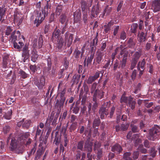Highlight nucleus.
I'll list each match as a JSON object with an SVG mask.
<instances>
[{
    "instance_id": "1",
    "label": "nucleus",
    "mask_w": 160,
    "mask_h": 160,
    "mask_svg": "<svg viewBox=\"0 0 160 160\" xmlns=\"http://www.w3.org/2000/svg\"><path fill=\"white\" fill-rule=\"evenodd\" d=\"M17 138V140L14 138H11L12 134H10L8 138L7 143L8 144L10 141L9 148L11 151H15L17 153H22L23 152V145L26 146L29 145L31 142L32 140L28 138L30 134L28 132L21 133Z\"/></svg>"
},
{
    "instance_id": "2",
    "label": "nucleus",
    "mask_w": 160,
    "mask_h": 160,
    "mask_svg": "<svg viewBox=\"0 0 160 160\" xmlns=\"http://www.w3.org/2000/svg\"><path fill=\"white\" fill-rule=\"evenodd\" d=\"M22 37L23 39L24 38L23 36H21V33L19 31H16L14 30L11 33L10 36V40L12 42L13 47L14 48L19 49L22 48V47L24 46V43L22 42L19 41L18 42L19 45L16 42L21 39V37Z\"/></svg>"
},
{
    "instance_id": "3",
    "label": "nucleus",
    "mask_w": 160,
    "mask_h": 160,
    "mask_svg": "<svg viewBox=\"0 0 160 160\" xmlns=\"http://www.w3.org/2000/svg\"><path fill=\"white\" fill-rule=\"evenodd\" d=\"M62 84V82H60L58 86V89H60V92L58 93V96H60V99H57L55 105L56 108H60L61 109V108H63L64 104L65 102L66 99V96L65 93L66 92V89L65 88H60V85Z\"/></svg>"
},
{
    "instance_id": "4",
    "label": "nucleus",
    "mask_w": 160,
    "mask_h": 160,
    "mask_svg": "<svg viewBox=\"0 0 160 160\" xmlns=\"http://www.w3.org/2000/svg\"><path fill=\"white\" fill-rule=\"evenodd\" d=\"M128 57V54L125 53L123 56L122 59L119 62L116 59L113 64V70L115 71L118 68L120 69H124L126 66Z\"/></svg>"
},
{
    "instance_id": "5",
    "label": "nucleus",
    "mask_w": 160,
    "mask_h": 160,
    "mask_svg": "<svg viewBox=\"0 0 160 160\" xmlns=\"http://www.w3.org/2000/svg\"><path fill=\"white\" fill-rule=\"evenodd\" d=\"M98 100H94L92 99V103H89L88 105V111L86 112V117H88L89 116L90 119H91V118L92 117L93 114H92V111H93L92 113L94 114L98 106Z\"/></svg>"
},
{
    "instance_id": "6",
    "label": "nucleus",
    "mask_w": 160,
    "mask_h": 160,
    "mask_svg": "<svg viewBox=\"0 0 160 160\" xmlns=\"http://www.w3.org/2000/svg\"><path fill=\"white\" fill-rule=\"evenodd\" d=\"M111 104L110 101L104 102L100 108L98 112L101 119L104 118L105 116L108 114V109Z\"/></svg>"
},
{
    "instance_id": "7",
    "label": "nucleus",
    "mask_w": 160,
    "mask_h": 160,
    "mask_svg": "<svg viewBox=\"0 0 160 160\" xmlns=\"http://www.w3.org/2000/svg\"><path fill=\"white\" fill-rule=\"evenodd\" d=\"M160 131L159 127L157 125H155L149 130V134L147 138L150 140L154 141L157 138Z\"/></svg>"
},
{
    "instance_id": "8",
    "label": "nucleus",
    "mask_w": 160,
    "mask_h": 160,
    "mask_svg": "<svg viewBox=\"0 0 160 160\" xmlns=\"http://www.w3.org/2000/svg\"><path fill=\"white\" fill-rule=\"evenodd\" d=\"M45 11H42L41 12H38L37 14V16L34 20V24H36V26L38 27L40 23L44 20L46 17L48 16Z\"/></svg>"
},
{
    "instance_id": "9",
    "label": "nucleus",
    "mask_w": 160,
    "mask_h": 160,
    "mask_svg": "<svg viewBox=\"0 0 160 160\" xmlns=\"http://www.w3.org/2000/svg\"><path fill=\"white\" fill-rule=\"evenodd\" d=\"M85 46L81 48V51L78 49H75L73 53V55L75 59L78 61L81 60L85 51Z\"/></svg>"
},
{
    "instance_id": "10",
    "label": "nucleus",
    "mask_w": 160,
    "mask_h": 160,
    "mask_svg": "<svg viewBox=\"0 0 160 160\" xmlns=\"http://www.w3.org/2000/svg\"><path fill=\"white\" fill-rule=\"evenodd\" d=\"M45 79L42 76L40 78L37 77L34 78V83L39 89H41L45 84Z\"/></svg>"
},
{
    "instance_id": "11",
    "label": "nucleus",
    "mask_w": 160,
    "mask_h": 160,
    "mask_svg": "<svg viewBox=\"0 0 160 160\" xmlns=\"http://www.w3.org/2000/svg\"><path fill=\"white\" fill-rule=\"evenodd\" d=\"M29 50L27 44H25L22 49V56L23 58V61L25 62L30 57Z\"/></svg>"
},
{
    "instance_id": "12",
    "label": "nucleus",
    "mask_w": 160,
    "mask_h": 160,
    "mask_svg": "<svg viewBox=\"0 0 160 160\" xmlns=\"http://www.w3.org/2000/svg\"><path fill=\"white\" fill-rule=\"evenodd\" d=\"M59 113H56L55 114L52 113L49 117H48L46 121V122H48L50 123L51 122L52 125H54L56 122L59 116Z\"/></svg>"
},
{
    "instance_id": "13",
    "label": "nucleus",
    "mask_w": 160,
    "mask_h": 160,
    "mask_svg": "<svg viewBox=\"0 0 160 160\" xmlns=\"http://www.w3.org/2000/svg\"><path fill=\"white\" fill-rule=\"evenodd\" d=\"M104 55V54L103 52L98 51L96 54L94 61L96 62L97 64H100L103 61V57Z\"/></svg>"
},
{
    "instance_id": "14",
    "label": "nucleus",
    "mask_w": 160,
    "mask_h": 160,
    "mask_svg": "<svg viewBox=\"0 0 160 160\" xmlns=\"http://www.w3.org/2000/svg\"><path fill=\"white\" fill-rule=\"evenodd\" d=\"M10 61L9 55L4 53L2 56V66L3 68H6L8 63Z\"/></svg>"
},
{
    "instance_id": "15",
    "label": "nucleus",
    "mask_w": 160,
    "mask_h": 160,
    "mask_svg": "<svg viewBox=\"0 0 160 160\" xmlns=\"http://www.w3.org/2000/svg\"><path fill=\"white\" fill-rule=\"evenodd\" d=\"M92 144L90 142V139H88L85 141L84 147V151L88 152H92Z\"/></svg>"
},
{
    "instance_id": "16",
    "label": "nucleus",
    "mask_w": 160,
    "mask_h": 160,
    "mask_svg": "<svg viewBox=\"0 0 160 160\" xmlns=\"http://www.w3.org/2000/svg\"><path fill=\"white\" fill-rule=\"evenodd\" d=\"M152 7L154 12L160 10V0H154L152 3Z\"/></svg>"
},
{
    "instance_id": "17",
    "label": "nucleus",
    "mask_w": 160,
    "mask_h": 160,
    "mask_svg": "<svg viewBox=\"0 0 160 160\" xmlns=\"http://www.w3.org/2000/svg\"><path fill=\"white\" fill-rule=\"evenodd\" d=\"M47 60L48 67H45L42 69V71L45 73L48 72L51 69L52 63L51 58L49 56L48 57Z\"/></svg>"
},
{
    "instance_id": "18",
    "label": "nucleus",
    "mask_w": 160,
    "mask_h": 160,
    "mask_svg": "<svg viewBox=\"0 0 160 160\" xmlns=\"http://www.w3.org/2000/svg\"><path fill=\"white\" fill-rule=\"evenodd\" d=\"M138 37L139 38L138 41L140 42H144L147 40V32L146 33L143 32H138Z\"/></svg>"
},
{
    "instance_id": "19",
    "label": "nucleus",
    "mask_w": 160,
    "mask_h": 160,
    "mask_svg": "<svg viewBox=\"0 0 160 160\" xmlns=\"http://www.w3.org/2000/svg\"><path fill=\"white\" fill-rule=\"evenodd\" d=\"M87 94L85 93V92H83V90H81L79 95V99L80 100L81 99H82L81 104L82 105H84L86 102L87 97Z\"/></svg>"
},
{
    "instance_id": "20",
    "label": "nucleus",
    "mask_w": 160,
    "mask_h": 160,
    "mask_svg": "<svg viewBox=\"0 0 160 160\" xmlns=\"http://www.w3.org/2000/svg\"><path fill=\"white\" fill-rule=\"evenodd\" d=\"M94 53H93L91 54L90 55V56L87 59H86V58H85L83 62V66L84 67L86 66L88 67L89 64H91L94 58Z\"/></svg>"
},
{
    "instance_id": "21",
    "label": "nucleus",
    "mask_w": 160,
    "mask_h": 160,
    "mask_svg": "<svg viewBox=\"0 0 160 160\" xmlns=\"http://www.w3.org/2000/svg\"><path fill=\"white\" fill-rule=\"evenodd\" d=\"M59 21L62 24L68 25V18L67 17L66 14H62L60 16Z\"/></svg>"
},
{
    "instance_id": "22",
    "label": "nucleus",
    "mask_w": 160,
    "mask_h": 160,
    "mask_svg": "<svg viewBox=\"0 0 160 160\" xmlns=\"http://www.w3.org/2000/svg\"><path fill=\"white\" fill-rule=\"evenodd\" d=\"M146 64V61L145 58H143L141 61H139L137 66V69L138 70H140L141 69L143 70H144Z\"/></svg>"
},
{
    "instance_id": "23",
    "label": "nucleus",
    "mask_w": 160,
    "mask_h": 160,
    "mask_svg": "<svg viewBox=\"0 0 160 160\" xmlns=\"http://www.w3.org/2000/svg\"><path fill=\"white\" fill-rule=\"evenodd\" d=\"M133 98L131 96L129 97V102H128V106L130 107L133 110L135 108L136 102L135 101L133 100Z\"/></svg>"
},
{
    "instance_id": "24",
    "label": "nucleus",
    "mask_w": 160,
    "mask_h": 160,
    "mask_svg": "<svg viewBox=\"0 0 160 160\" xmlns=\"http://www.w3.org/2000/svg\"><path fill=\"white\" fill-rule=\"evenodd\" d=\"M61 139V135H59L58 131L56 132H55V136L54 142L57 146H58V144L60 142Z\"/></svg>"
},
{
    "instance_id": "25",
    "label": "nucleus",
    "mask_w": 160,
    "mask_h": 160,
    "mask_svg": "<svg viewBox=\"0 0 160 160\" xmlns=\"http://www.w3.org/2000/svg\"><path fill=\"white\" fill-rule=\"evenodd\" d=\"M112 10V8L111 7H109L108 5H107L105 9L104 10L101 17L104 18V16L109 15L111 12Z\"/></svg>"
},
{
    "instance_id": "26",
    "label": "nucleus",
    "mask_w": 160,
    "mask_h": 160,
    "mask_svg": "<svg viewBox=\"0 0 160 160\" xmlns=\"http://www.w3.org/2000/svg\"><path fill=\"white\" fill-rule=\"evenodd\" d=\"M122 150V147L118 144H116L112 148V151L113 152L120 153Z\"/></svg>"
},
{
    "instance_id": "27",
    "label": "nucleus",
    "mask_w": 160,
    "mask_h": 160,
    "mask_svg": "<svg viewBox=\"0 0 160 160\" xmlns=\"http://www.w3.org/2000/svg\"><path fill=\"white\" fill-rule=\"evenodd\" d=\"M136 39L133 37L130 38L128 42V45L129 48L133 47L136 44Z\"/></svg>"
},
{
    "instance_id": "28",
    "label": "nucleus",
    "mask_w": 160,
    "mask_h": 160,
    "mask_svg": "<svg viewBox=\"0 0 160 160\" xmlns=\"http://www.w3.org/2000/svg\"><path fill=\"white\" fill-rule=\"evenodd\" d=\"M12 110L11 109H9L5 113L2 118L7 120H10L12 118Z\"/></svg>"
},
{
    "instance_id": "29",
    "label": "nucleus",
    "mask_w": 160,
    "mask_h": 160,
    "mask_svg": "<svg viewBox=\"0 0 160 160\" xmlns=\"http://www.w3.org/2000/svg\"><path fill=\"white\" fill-rule=\"evenodd\" d=\"M141 55V54L140 52L138 51L136 52L132 56V60L138 62Z\"/></svg>"
},
{
    "instance_id": "30",
    "label": "nucleus",
    "mask_w": 160,
    "mask_h": 160,
    "mask_svg": "<svg viewBox=\"0 0 160 160\" xmlns=\"http://www.w3.org/2000/svg\"><path fill=\"white\" fill-rule=\"evenodd\" d=\"M60 30L59 29H57V28L54 30L52 35V38H59L61 34Z\"/></svg>"
},
{
    "instance_id": "31",
    "label": "nucleus",
    "mask_w": 160,
    "mask_h": 160,
    "mask_svg": "<svg viewBox=\"0 0 160 160\" xmlns=\"http://www.w3.org/2000/svg\"><path fill=\"white\" fill-rule=\"evenodd\" d=\"M81 77L80 74H75L73 76L72 81L73 84H77L80 81Z\"/></svg>"
},
{
    "instance_id": "32",
    "label": "nucleus",
    "mask_w": 160,
    "mask_h": 160,
    "mask_svg": "<svg viewBox=\"0 0 160 160\" xmlns=\"http://www.w3.org/2000/svg\"><path fill=\"white\" fill-rule=\"evenodd\" d=\"M44 152L43 147H42L41 149H39L37 151L36 155L35 157V160H38L39 158Z\"/></svg>"
},
{
    "instance_id": "33",
    "label": "nucleus",
    "mask_w": 160,
    "mask_h": 160,
    "mask_svg": "<svg viewBox=\"0 0 160 160\" xmlns=\"http://www.w3.org/2000/svg\"><path fill=\"white\" fill-rule=\"evenodd\" d=\"M101 123L100 118H95L93 121L92 125V128H95L96 127H98Z\"/></svg>"
},
{
    "instance_id": "34",
    "label": "nucleus",
    "mask_w": 160,
    "mask_h": 160,
    "mask_svg": "<svg viewBox=\"0 0 160 160\" xmlns=\"http://www.w3.org/2000/svg\"><path fill=\"white\" fill-rule=\"evenodd\" d=\"M58 43L57 45V48H58L59 50H61L62 49V46H63L64 40L62 38H61L60 39H58Z\"/></svg>"
},
{
    "instance_id": "35",
    "label": "nucleus",
    "mask_w": 160,
    "mask_h": 160,
    "mask_svg": "<svg viewBox=\"0 0 160 160\" xmlns=\"http://www.w3.org/2000/svg\"><path fill=\"white\" fill-rule=\"evenodd\" d=\"M68 136L67 134H64V138L63 139V142H61L62 143L65 147L67 146L68 144L69 143V139L68 138Z\"/></svg>"
},
{
    "instance_id": "36",
    "label": "nucleus",
    "mask_w": 160,
    "mask_h": 160,
    "mask_svg": "<svg viewBox=\"0 0 160 160\" xmlns=\"http://www.w3.org/2000/svg\"><path fill=\"white\" fill-rule=\"evenodd\" d=\"M110 24V22L108 24L104 25V30L105 33H108V32L111 30V25Z\"/></svg>"
},
{
    "instance_id": "37",
    "label": "nucleus",
    "mask_w": 160,
    "mask_h": 160,
    "mask_svg": "<svg viewBox=\"0 0 160 160\" xmlns=\"http://www.w3.org/2000/svg\"><path fill=\"white\" fill-rule=\"evenodd\" d=\"M120 102L121 103H127L129 102V97H128L126 96L123 94L121 98Z\"/></svg>"
},
{
    "instance_id": "38",
    "label": "nucleus",
    "mask_w": 160,
    "mask_h": 160,
    "mask_svg": "<svg viewBox=\"0 0 160 160\" xmlns=\"http://www.w3.org/2000/svg\"><path fill=\"white\" fill-rule=\"evenodd\" d=\"M63 10V7L62 5H58L56 8L55 13L56 15L59 16Z\"/></svg>"
},
{
    "instance_id": "39",
    "label": "nucleus",
    "mask_w": 160,
    "mask_h": 160,
    "mask_svg": "<svg viewBox=\"0 0 160 160\" xmlns=\"http://www.w3.org/2000/svg\"><path fill=\"white\" fill-rule=\"evenodd\" d=\"M97 84L96 82H94L93 83L90 89L91 93H92L96 91H98V88L97 87Z\"/></svg>"
},
{
    "instance_id": "40",
    "label": "nucleus",
    "mask_w": 160,
    "mask_h": 160,
    "mask_svg": "<svg viewBox=\"0 0 160 160\" xmlns=\"http://www.w3.org/2000/svg\"><path fill=\"white\" fill-rule=\"evenodd\" d=\"M77 124L78 122H72V124L69 128L70 132H72L77 128Z\"/></svg>"
},
{
    "instance_id": "41",
    "label": "nucleus",
    "mask_w": 160,
    "mask_h": 160,
    "mask_svg": "<svg viewBox=\"0 0 160 160\" xmlns=\"http://www.w3.org/2000/svg\"><path fill=\"white\" fill-rule=\"evenodd\" d=\"M98 35L97 33V35L94 38L92 41L90 43V46H96L98 42Z\"/></svg>"
},
{
    "instance_id": "42",
    "label": "nucleus",
    "mask_w": 160,
    "mask_h": 160,
    "mask_svg": "<svg viewBox=\"0 0 160 160\" xmlns=\"http://www.w3.org/2000/svg\"><path fill=\"white\" fill-rule=\"evenodd\" d=\"M38 57V55L37 53V52H32V55L31 56V60L32 62H35L37 59Z\"/></svg>"
},
{
    "instance_id": "43",
    "label": "nucleus",
    "mask_w": 160,
    "mask_h": 160,
    "mask_svg": "<svg viewBox=\"0 0 160 160\" xmlns=\"http://www.w3.org/2000/svg\"><path fill=\"white\" fill-rule=\"evenodd\" d=\"M84 143V142L83 140H81L78 142L77 144V149L82 151Z\"/></svg>"
},
{
    "instance_id": "44",
    "label": "nucleus",
    "mask_w": 160,
    "mask_h": 160,
    "mask_svg": "<svg viewBox=\"0 0 160 160\" xmlns=\"http://www.w3.org/2000/svg\"><path fill=\"white\" fill-rule=\"evenodd\" d=\"M138 25L137 23H133L131 26L130 30L132 32L135 33L137 32V29L138 28Z\"/></svg>"
},
{
    "instance_id": "45",
    "label": "nucleus",
    "mask_w": 160,
    "mask_h": 160,
    "mask_svg": "<svg viewBox=\"0 0 160 160\" xmlns=\"http://www.w3.org/2000/svg\"><path fill=\"white\" fill-rule=\"evenodd\" d=\"M97 151L98 152H97V160H100L103 156L102 148L99 149Z\"/></svg>"
},
{
    "instance_id": "46",
    "label": "nucleus",
    "mask_w": 160,
    "mask_h": 160,
    "mask_svg": "<svg viewBox=\"0 0 160 160\" xmlns=\"http://www.w3.org/2000/svg\"><path fill=\"white\" fill-rule=\"evenodd\" d=\"M19 16L20 15L19 13L14 14L13 21L14 23L18 22H20L21 18Z\"/></svg>"
},
{
    "instance_id": "47",
    "label": "nucleus",
    "mask_w": 160,
    "mask_h": 160,
    "mask_svg": "<svg viewBox=\"0 0 160 160\" xmlns=\"http://www.w3.org/2000/svg\"><path fill=\"white\" fill-rule=\"evenodd\" d=\"M84 134L88 137H91L92 134L91 129L88 128L85 129Z\"/></svg>"
},
{
    "instance_id": "48",
    "label": "nucleus",
    "mask_w": 160,
    "mask_h": 160,
    "mask_svg": "<svg viewBox=\"0 0 160 160\" xmlns=\"http://www.w3.org/2000/svg\"><path fill=\"white\" fill-rule=\"evenodd\" d=\"M95 6H93L92 8V9L91 10V18H95V17L96 15H97V14L96 12L95 11Z\"/></svg>"
},
{
    "instance_id": "49",
    "label": "nucleus",
    "mask_w": 160,
    "mask_h": 160,
    "mask_svg": "<svg viewBox=\"0 0 160 160\" xmlns=\"http://www.w3.org/2000/svg\"><path fill=\"white\" fill-rule=\"evenodd\" d=\"M13 27L11 26H8L7 27L6 30L5 35L8 36L10 35L12 31Z\"/></svg>"
},
{
    "instance_id": "50",
    "label": "nucleus",
    "mask_w": 160,
    "mask_h": 160,
    "mask_svg": "<svg viewBox=\"0 0 160 160\" xmlns=\"http://www.w3.org/2000/svg\"><path fill=\"white\" fill-rule=\"evenodd\" d=\"M101 146V144L99 142H96L94 143L93 150L95 151H98V149H100V147Z\"/></svg>"
},
{
    "instance_id": "51",
    "label": "nucleus",
    "mask_w": 160,
    "mask_h": 160,
    "mask_svg": "<svg viewBox=\"0 0 160 160\" xmlns=\"http://www.w3.org/2000/svg\"><path fill=\"white\" fill-rule=\"evenodd\" d=\"M129 124L128 123H125L121 125L122 131H126L128 129Z\"/></svg>"
},
{
    "instance_id": "52",
    "label": "nucleus",
    "mask_w": 160,
    "mask_h": 160,
    "mask_svg": "<svg viewBox=\"0 0 160 160\" xmlns=\"http://www.w3.org/2000/svg\"><path fill=\"white\" fill-rule=\"evenodd\" d=\"M130 126L132 128L131 130L132 132L136 133L139 132V130L137 126L133 125L132 123H131Z\"/></svg>"
},
{
    "instance_id": "53",
    "label": "nucleus",
    "mask_w": 160,
    "mask_h": 160,
    "mask_svg": "<svg viewBox=\"0 0 160 160\" xmlns=\"http://www.w3.org/2000/svg\"><path fill=\"white\" fill-rule=\"evenodd\" d=\"M81 7L82 12H85V10L87 8V3L84 1H82L81 2Z\"/></svg>"
},
{
    "instance_id": "54",
    "label": "nucleus",
    "mask_w": 160,
    "mask_h": 160,
    "mask_svg": "<svg viewBox=\"0 0 160 160\" xmlns=\"http://www.w3.org/2000/svg\"><path fill=\"white\" fill-rule=\"evenodd\" d=\"M92 93H93L92 99L94 100H98L99 96L100 94V91L98 90V91H96Z\"/></svg>"
},
{
    "instance_id": "55",
    "label": "nucleus",
    "mask_w": 160,
    "mask_h": 160,
    "mask_svg": "<svg viewBox=\"0 0 160 160\" xmlns=\"http://www.w3.org/2000/svg\"><path fill=\"white\" fill-rule=\"evenodd\" d=\"M21 77L23 79H25L27 77L28 74L24 71L20 70L18 72Z\"/></svg>"
},
{
    "instance_id": "56",
    "label": "nucleus",
    "mask_w": 160,
    "mask_h": 160,
    "mask_svg": "<svg viewBox=\"0 0 160 160\" xmlns=\"http://www.w3.org/2000/svg\"><path fill=\"white\" fill-rule=\"evenodd\" d=\"M83 20L84 23L86 24L88 22V15L87 12H83Z\"/></svg>"
},
{
    "instance_id": "57",
    "label": "nucleus",
    "mask_w": 160,
    "mask_h": 160,
    "mask_svg": "<svg viewBox=\"0 0 160 160\" xmlns=\"http://www.w3.org/2000/svg\"><path fill=\"white\" fill-rule=\"evenodd\" d=\"M37 149V147L36 145H34L31 151L28 152L29 157L33 155L36 152Z\"/></svg>"
},
{
    "instance_id": "58",
    "label": "nucleus",
    "mask_w": 160,
    "mask_h": 160,
    "mask_svg": "<svg viewBox=\"0 0 160 160\" xmlns=\"http://www.w3.org/2000/svg\"><path fill=\"white\" fill-rule=\"evenodd\" d=\"M73 34H71L69 37L67 42V45L68 47H69L72 43L73 40Z\"/></svg>"
},
{
    "instance_id": "59",
    "label": "nucleus",
    "mask_w": 160,
    "mask_h": 160,
    "mask_svg": "<svg viewBox=\"0 0 160 160\" xmlns=\"http://www.w3.org/2000/svg\"><path fill=\"white\" fill-rule=\"evenodd\" d=\"M31 121L30 120H25L22 124V127L27 128H28L30 125Z\"/></svg>"
},
{
    "instance_id": "60",
    "label": "nucleus",
    "mask_w": 160,
    "mask_h": 160,
    "mask_svg": "<svg viewBox=\"0 0 160 160\" xmlns=\"http://www.w3.org/2000/svg\"><path fill=\"white\" fill-rule=\"evenodd\" d=\"M150 155L152 157H155L156 154L157 153V151L155 150V148L154 147H153L151 148L150 151Z\"/></svg>"
},
{
    "instance_id": "61",
    "label": "nucleus",
    "mask_w": 160,
    "mask_h": 160,
    "mask_svg": "<svg viewBox=\"0 0 160 160\" xmlns=\"http://www.w3.org/2000/svg\"><path fill=\"white\" fill-rule=\"evenodd\" d=\"M11 128L9 125H6L3 128V132L4 134H7L9 132Z\"/></svg>"
},
{
    "instance_id": "62",
    "label": "nucleus",
    "mask_w": 160,
    "mask_h": 160,
    "mask_svg": "<svg viewBox=\"0 0 160 160\" xmlns=\"http://www.w3.org/2000/svg\"><path fill=\"white\" fill-rule=\"evenodd\" d=\"M43 40L42 36L41 35L39 37L38 42L39 48H41L43 45Z\"/></svg>"
},
{
    "instance_id": "63",
    "label": "nucleus",
    "mask_w": 160,
    "mask_h": 160,
    "mask_svg": "<svg viewBox=\"0 0 160 160\" xmlns=\"http://www.w3.org/2000/svg\"><path fill=\"white\" fill-rule=\"evenodd\" d=\"M96 80L93 76H91L88 78L87 80V83L88 84H90L93 82L95 81Z\"/></svg>"
},
{
    "instance_id": "64",
    "label": "nucleus",
    "mask_w": 160,
    "mask_h": 160,
    "mask_svg": "<svg viewBox=\"0 0 160 160\" xmlns=\"http://www.w3.org/2000/svg\"><path fill=\"white\" fill-rule=\"evenodd\" d=\"M127 38V34L125 31H123L120 33V38L121 39L124 40Z\"/></svg>"
}]
</instances>
